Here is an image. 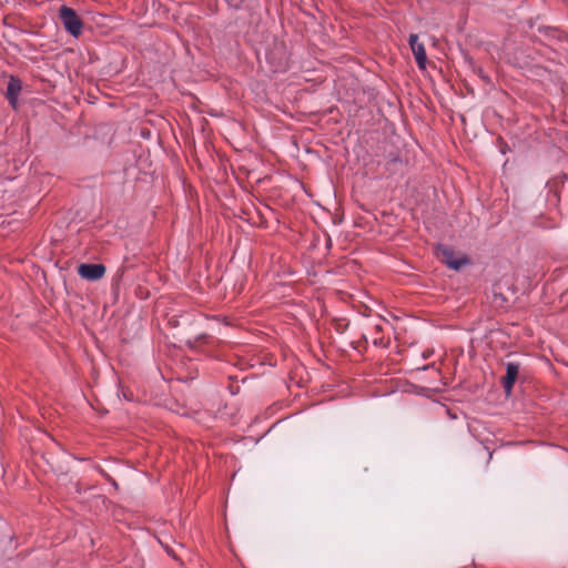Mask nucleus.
<instances>
[{
    "label": "nucleus",
    "mask_w": 568,
    "mask_h": 568,
    "mask_svg": "<svg viewBox=\"0 0 568 568\" xmlns=\"http://www.w3.org/2000/svg\"><path fill=\"white\" fill-rule=\"evenodd\" d=\"M165 550H166V552H168L169 555H171V556H173V557H174V555L172 554V551H171V549H170L169 547H166V548H165Z\"/></svg>",
    "instance_id": "obj_14"
},
{
    "label": "nucleus",
    "mask_w": 568,
    "mask_h": 568,
    "mask_svg": "<svg viewBox=\"0 0 568 568\" xmlns=\"http://www.w3.org/2000/svg\"><path fill=\"white\" fill-rule=\"evenodd\" d=\"M374 331H375L377 334L382 333V331H383L382 325H381V324L375 325V326H374Z\"/></svg>",
    "instance_id": "obj_13"
},
{
    "label": "nucleus",
    "mask_w": 568,
    "mask_h": 568,
    "mask_svg": "<svg viewBox=\"0 0 568 568\" xmlns=\"http://www.w3.org/2000/svg\"><path fill=\"white\" fill-rule=\"evenodd\" d=\"M105 266L101 263L87 264L82 263L78 267V274L88 281H98L105 274Z\"/></svg>",
    "instance_id": "obj_4"
},
{
    "label": "nucleus",
    "mask_w": 568,
    "mask_h": 568,
    "mask_svg": "<svg viewBox=\"0 0 568 568\" xmlns=\"http://www.w3.org/2000/svg\"><path fill=\"white\" fill-rule=\"evenodd\" d=\"M505 366L506 375L501 378V385L506 396L508 397L511 395L515 382L518 378L520 364L516 362H507Z\"/></svg>",
    "instance_id": "obj_3"
},
{
    "label": "nucleus",
    "mask_w": 568,
    "mask_h": 568,
    "mask_svg": "<svg viewBox=\"0 0 568 568\" xmlns=\"http://www.w3.org/2000/svg\"><path fill=\"white\" fill-rule=\"evenodd\" d=\"M436 256L443 264L454 271H459L471 264V260L466 254L458 255L453 246L446 244L437 245Z\"/></svg>",
    "instance_id": "obj_1"
},
{
    "label": "nucleus",
    "mask_w": 568,
    "mask_h": 568,
    "mask_svg": "<svg viewBox=\"0 0 568 568\" xmlns=\"http://www.w3.org/2000/svg\"><path fill=\"white\" fill-rule=\"evenodd\" d=\"M404 166L403 159L397 153H389L386 156L385 170L392 175L396 174Z\"/></svg>",
    "instance_id": "obj_7"
},
{
    "label": "nucleus",
    "mask_w": 568,
    "mask_h": 568,
    "mask_svg": "<svg viewBox=\"0 0 568 568\" xmlns=\"http://www.w3.org/2000/svg\"><path fill=\"white\" fill-rule=\"evenodd\" d=\"M104 476L105 478L112 484V486H114L115 488H118V483L108 474L104 473Z\"/></svg>",
    "instance_id": "obj_11"
},
{
    "label": "nucleus",
    "mask_w": 568,
    "mask_h": 568,
    "mask_svg": "<svg viewBox=\"0 0 568 568\" xmlns=\"http://www.w3.org/2000/svg\"><path fill=\"white\" fill-rule=\"evenodd\" d=\"M373 344H374L375 346H386V344L384 343V338H383V337H376V338H374Z\"/></svg>",
    "instance_id": "obj_10"
},
{
    "label": "nucleus",
    "mask_w": 568,
    "mask_h": 568,
    "mask_svg": "<svg viewBox=\"0 0 568 568\" xmlns=\"http://www.w3.org/2000/svg\"><path fill=\"white\" fill-rule=\"evenodd\" d=\"M59 19L64 29L74 38L82 33L83 22L72 8L62 6L59 10Z\"/></svg>",
    "instance_id": "obj_2"
},
{
    "label": "nucleus",
    "mask_w": 568,
    "mask_h": 568,
    "mask_svg": "<svg viewBox=\"0 0 568 568\" xmlns=\"http://www.w3.org/2000/svg\"><path fill=\"white\" fill-rule=\"evenodd\" d=\"M206 338V335H201L197 337V339Z\"/></svg>",
    "instance_id": "obj_15"
},
{
    "label": "nucleus",
    "mask_w": 568,
    "mask_h": 568,
    "mask_svg": "<svg viewBox=\"0 0 568 568\" xmlns=\"http://www.w3.org/2000/svg\"><path fill=\"white\" fill-rule=\"evenodd\" d=\"M494 302L498 303L500 306H504L505 303H507V298L504 297L501 294H494Z\"/></svg>",
    "instance_id": "obj_8"
},
{
    "label": "nucleus",
    "mask_w": 568,
    "mask_h": 568,
    "mask_svg": "<svg viewBox=\"0 0 568 568\" xmlns=\"http://www.w3.org/2000/svg\"><path fill=\"white\" fill-rule=\"evenodd\" d=\"M408 43L418 68L424 70L426 68L427 62L426 50L424 44L418 41V36L415 33H412L409 36Z\"/></svg>",
    "instance_id": "obj_5"
},
{
    "label": "nucleus",
    "mask_w": 568,
    "mask_h": 568,
    "mask_svg": "<svg viewBox=\"0 0 568 568\" xmlns=\"http://www.w3.org/2000/svg\"><path fill=\"white\" fill-rule=\"evenodd\" d=\"M476 72L480 77V79H483L487 83L489 82L488 75L485 74V72L481 68H477Z\"/></svg>",
    "instance_id": "obj_9"
},
{
    "label": "nucleus",
    "mask_w": 568,
    "mask_h": 568,
    "mask_svg": "<svg viewBox=\"0 0 568 568\" xmlns=\"http://www.w3.org/2000/svg\"><path fill=\"white\" fill-rule=\"evenodd\" d=\"M285 68H286V63L280 61L275 67V71L285 70Z\"/></svg>",
    "instance_id": "obj_12"
},
{
    "label": "nucleus",
    "mask_w": 568,
    "mask_h": 568,
    "mask_svg": "<svg viewBox=\"0 0 568 568\" xmlns=\"http://www.w3.org/2000/svg\"><path fill=\"white\" fill-rule=\"evenodd\" d=\"M22 90V82L21 80L16 75H10L8 85H7V92L6 98L9 102V104L13 108H18V98Z\"/></svg>",
    "instance_id": "obj_6"
}]
</instances>
